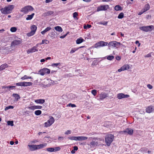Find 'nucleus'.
Instances as JSON below:
<instances>
[{"instance_id": "1", "label": "nucleus", "mask_w": 154, "mask_h": 154, "mask_svg": "<svg viewBox=\"0 0 154 154\" xmlns=\"http://www.w3.org/2000/svg\"><path fill=\"white\" fill-rule=\"evenodd\" d=\"M14 8V6L13 5H10L5 6L2 9V14H10L11 12Z\"/></svg>"}, {"instance_id": "2", "label": "nucleus", "mask_w": 154, "mask_h": 154, "mask_svg": "<svg viewBox=\"0 0 154 154\" xmlns=\"http://www.w3.org/2000/svg\"><path fill=\"white\" fill-rule=\"evenodd\" d=\"M114 139V136L112 134H108L105 137L106 143V145L109 146Z\"/></svg>"}, {"instance_id": "3", "label": "nucleus", "mask_w": 154, "mask_h": 154, "mask_svg": "<svg viewBox=\"0 0 154 154\" xmlns=\"http://www.w3.org/2000/svg\"><path fill=\"white\" fill-rule=\"evenodd\" d=\"M34 9L31 6L28 5L22 8L21 9L20 11L23 12L24 14H26L29 11H33Z\"/></svg>"}, {"instance_id": "4", "label": "nucleus", "mask_w": 154, "mask_h": 154, "mask_svg": "<svg viewBox=\"0 0 154 154\" xmlns=\"http://www.w3.org/2000/svg\"><path fill=\"white\" fill-rule=\"evenodd\" d=\"M88 138L87 137L84 136H71L68 137V139L71 140H74L76 141L85 140H87Z\"/></svg>"}, {"instance_id": "5", "label": "nucleus", "mask_w": 154, "mask_h": 154, "mask_svg": "<svg viewBox=\"0 0 154 154\" xmlns=\"http://www.w3.org/2000/svg\"><path fill=\"white\" fill-rule=\"evenodd\" d=\"M37 29V27L35 25H33L30 27L31 30L30 32L27 33V35L28 37L32 36L34 35Z\"/></svg>"}, {"instance_id": "6", "label": "nucleus", "mask_w": 154, "mask_h": 154, "mask_svg": "<svg viewBox=\"0 0 154 154\" xmlns=\"http://www.w3.org/2000/svg\"><path fill=\"white\" fill-rule=\"evenodd\" d=\"M153 27V26L150 25L147 26H143L140 27V29L145 32H148L151 31Z\"/></svg>"}, {"instance_id": "7", "label": "nucleus", "mask_w": 154, "mask_h": 154, "mask_svg": "<svg viewBox=\"0 0 154 154\" xmlns=\"http://www.w3.org/2000/svg\"><path fill=\"white\" fill-rule=\"evenodd\" d=\"M120 45V42H117L116 41H112L110 42L108 44V46L109 47L115 48L119 46Z\"/></svg>"}, {"instance_id": "8", "label": "nucleus", "mask_w": 154, "mask_h": 154, "mask_svg": "<svg viewBox=\"0 0 154 154\" xmlns=\"http://www.w3.org/2000/svg\"><path fill=\"white\" fill-rule=\"evenodd\" d=\"M54 120L53 117L51 116L50 119L48 120L47 122L45 123V126L47 127L50 126L53 123H54Z\"/></svg>"}, {"instance_id": "9", "label": "nucleus", "mask_w": 154, "mask_h": 154, "mask_svg": "<svg viewBox=\"0 0 154 154\" xmlns=\"http://www.w3.org/2000/svg\"><path fill=\"white\" fill-rule=\"evenodd\" d=\"M109 8L108 5H100L97 8V11L98 12L102 11H106Z\"/></svg>"}, {"instance_id": "10", "label": "nucleus", "mask_w": 154, "mask_h": 154, "mask_svg": "<svg viewBox=\"0 0 154 154\" xmlns=\"http://www.w3.org/2000/svg\"><path fill=\"white\" fill-rule=\"evenodd\" d=\"M39 72L41 75H44L46 74H48L50 73V71L49 69L45 68L40 70Z\"/></svg>"}, {"instance_id": "11", "label": "nucleus", "mask_w": 154, "mask_h": 154, "mask_svg": "<svg viewBox=\"0 0 154 154\" xmlns=\"http://www.w3.org/2000/svg\"><path fill=\"white\" fill-rule=\"evenodd\" d=\"M108 43L103 41H100L96 43L94 47L96 48H97L99 47H103L107 45Z\"/></svg>"}, {"instance_id": "12", "label": "nucleus", "mask_w": 154, "mask_h": 154, "mask_svg": "<svg viewBox=\"0 0 154 154\" xmlns=\"http://www.w3.org/2000/svg\"><path fill=\"white\" fill-rule=\"evenodd\" d=\"M120 132L122 133H124L125 134L127 133L128 134L132 135L133 133V130L132 129L128 128H127L125 130L123 131H121Z\"/></svg>"}, {"instance_id": "13", "label": "nucleus", "mask_w": 154, "mask_h": 154, "mask_svg": "<svg viewBox=\"0 0 154 154\" xmlns=\"http://www.w3.org/2000/svg\"><path fill=\"white\" fill-rule=\"evenodd\" d=\"M130 96L128 94H125L123 93H119L117 95V98L119 99H121L123 98H128Z\"/></svg>"}, {"instance_id": "14", "label": "nucleus", "mask_w": 154, "mask_h": 154, "mask_svg": "<svg viewBox=\"0 0 154 154\" xmlns=\"http://www.w3.org/2000/svg\"><path fill=\"white\" fill-rule=\"evenodd\" d=\"M129 65L128 64H125L122 66L120 69H118V71L120 72L122 71H124L129 69Z\"/></svg>"}, {"instance_id": "15", "label": "nucleus", "mask_w": 154, "mask_h": 154, "mask_svg": "<svg viewBox=\"0 0 154 154\" xmlns=\"http://www.w3.org/2000/svg\"><path fill=\"white\" fill-rule=\"evenodd\" d=\"M37 51V47L35 46L27 50V53L28 54H29L30 53L34 52Z\"/></svg>"}, {"instance_id": "16", "label": "nucleus", "mask_w": 154, "mask_h": 154, "mask_svg": "<svg viewBox=\"0 0 154 154\" xmlns=\"http://www.w3.org/2000/svg\"><path fill=\"white\" fill-rule=\"evenodd\" d=\"M21 43V40H15L11 42V46H15L16 45H18L20 44Z\"/></svg>"}, {"instance_id": "17", "label": "nucleus", "mask_w": 154, "mask_h": 154, "mask_svg": "<svg viewBox=\"0 0 154 154\" xmlns=\"http://www.w3.org/2000/svg\"><path fill=\"white\" fill-rule=\"evenodd\" d=\"M108 96V94L102 92L100 95V99L103 100Z\"/></svg>"}, {"instance_id": "18", "label": "nucleus", "mask_w": 154, "mask_h": 154, "mask_svg": "<svg viewBox=\"0 0 154 154\" xmlns=\"http://www.w3.org/2000/svg\"><path fill=\"white\" fill-rule=\"evenodd\" d=\"M29 147V149L31 151H33L37 149V145H28Z\"/></svg>"}, {"instance_id": "19", "label": "nucleus", "mask_w": 154, "mask_h": 154, "mask_svg": "<svg viewBox=\"0 0 154 154\" xmlns=\"http://www.w3.org/2000/svg\"><path fill=\"white\" fill-rule=\"evenodd\" d=\"M146 112L148 113L151 112L153 110V107L152 106H148L146 109Z\"/></svg>"}, {"instance_id": "20", "label": "nucleus", "mask_w": 154, "mask_h": 154, "mask_svg": "<svg viewBox=\"0 0 154 154\" xmlns=\"http://www.w3.org/2000/svg\"><path fill=\"white\" fill-rule=\"evenodd\" d=\"M47 143H43L40 145H37V149L43 148L46 147L47 146Z\"/></svg>"}, {"instance_id": "21", "label": "nucleus", "mask_w": 154, "mask_h": 154, "mask_svg": "<svg viewBox=\"0 0 154 154\" xmlns=\"http://www.w3.org/2000/svg\"><path fill=\"white\" fill-rule=\"evenodd\" d=\"M35 102L37 103L43 104L45 102L44 99H39L35 100Z\"/></svg>"}, {"instance_id": "22", "label": "nucleus", "mask_w": 154, "mask_h": 154, "mask_svg": "<svg viewBox=\"0 0 154 154\" xmlns=\"http://www.w3.org/2000/svg\"><path fill=\"white\" fill-rule=\"evenodd\" d=\"M8 67V65L5 63L2 65L0 66V71H2Z\"/></svg>"}, {"instance_id": "23", "label": "nucleus", "mask_w": 154, "mask_h": 154, "mask_svg": "<svg viewBox=\"0 0 154 154\" xmlns=\"http://www.w3.org/2000/svg\"><path fill=\"white\" fill-rule=\"evenodd\" d=\"M51 29V28L50 27H47L45 30L41 32V33L42 35H45V33L48 31H49Z\"/></svg>"}, {"instance_id": "24", "label": "nucleus", "mask_w": 154, "mask_h": 154, "mask_svg": "<svg viewBox=\"0 0 154 154\" xmlns=\"http://www.w3.org/2000/svg\"><path fill=\"white\" fill-rule=\"evenodd\" d=\"M84 40L83 38H82L81 37H80L77 39V40H76V43L77 44H79L84 42Z\"/></svg>"}, {"instance_id": "25", "label": "nucleus", "mask_w": 154, "mask_h": 154, "mask_svg": "<svg viewBox=\"0 0 154 154\" xmlns=\"http://www.w3.org/2000/svg\"><path fill=\"white\" fill-rule=\"evenodd\" d=\"M150 7L149 4H146L144 7V8L143 9V12H146L150 8Z\"/></svg>"}, {"instance_id": "26", "label": "nucleus", "mask_w": 154, "mask_h": 154, "mask_svg": "<svg viewBox=\"0 0 154 154\" xmlns=\"http://www.w3.org/2000/svg\"><path fill=\"white\" fill-rule=\"evenodd\" d=\"M34 15L35 14L34 13L32 14L31 15H28L27 16V17L26 18V20H31L32 18Z\"/></svg>"}, {"instance_id": "27", "label": "nucleus", "mask_w": 154, "mask_h": 154, "mask_svg": "<svg viewBox=\"0 0 154 154\" xmlns=\"http://www.w3.org/2000/svg\"><path fill=\"white\" fill-rule=\"evenodd\" d=\"M12 96L15 98V99H16L17 101L20 98L19 95L18 94H13Z\"/></svg>"}, {"instance_id": "28", "label": "nucleus", "mask_w": 154, "mask_h": 154, "mask_svg": "<svg viewBox=\"0 0 154 154\" xmlns=\"http://www.w3.org/2000/svg\"><path fill=\"white\" fill-rule=\"evenodd\" d=\"M54 29L57 31L59 32H61L63 31V29L60 26H57L54 27Z\"/></svg>"}, {"instance_id": "29", "label": "nucleus", "mask_w": 154, "mask_h": 154, "mask_svg": "<svg viewBox=\"0 0 154 154\" xmlns=\"http://www.w3.org/2000/svg\"><path fill=\"white\" fill-rule=\"evenodd\" d=\"M115 9L116 11H122V9L119 5H117L115 6Z\"/></svg>"}, {"instance_id": "30", "label": "nucleus", "mask_w": 154, "mask_h": 154, "mask_svg": "<svg viewBox=\"0 0 154 154\" xmlns=\"http://www.w3.org/2000/svg\"><path fill=\"white\" fill-rule=\"evenodd\" d=\"M32 79L31 76H27L26 75H24L21 78V79L22 80H24L27 79Z\"/></svg>"}, {"instance_id": "31", "label": "nucleus", "mask_w": 154, "mask_h": 154, "mask_svg": "<svg viewBox=\"0 0 154 154\" xmlns=\"http://www.w3.org/2000/svg\"><path fill=\"white\" fill-rule=\"evenodd\" d=\"M24 87L27 86H30L32 85V83L31 82H24Z\"/></svg>"}, {"instance_id": "32", "label": "nucleus", "mask_w": 154, "mask_h": 154, "mask_svg": "<svg viewBox=\"0 0 154 154\" xmlns=\"http://www.w3.org/2000/svg\"><path fill=\"white\" fill-rule=\"evenodd\" d=\"M73 15V17L74 19L76 20L78 19V18L77 17L78 16V14L77 12H75L74 13Z\"/></svg>"}, {"instance_id": "33", "label": "nucleus", "mask_w": 154, "mask_h": 154, "mask_svg": "<svg viewBox=\"0 0 154 154\" xmlns=\"http://www.w3.org/2000/svg\"><path fill=\"white\" fill-rule=\"evenodd\" d=\"M24 82H19L15 84L17 86H20L24 87Z\"/></svg>"}, {"instance_id": "34", "label": "nucleus", "mask_w": 154, "mask_h": 154, "mask_svg": "<svg viewBox=\"0 0 154 154\" xmlns=\"http://www.w3.org/2000/svg\"><path fill=\"white\" fill-rule=\"evenodd\" d=\"M42 113V111L40 110H37L35 112V114L36 116H39Z\"/></svg>"}, {"instance_id": "35", "label": "nucleus", "mask_w": 154, "mask_h": 154, "mask_svg": "<svg viewBox=\"0 0 154 154\" xmlns=\"http://www.w3.org/2000/svg\"><path fill=\"white\" fill-rule=\"evenodd\" d=\"M98 142H95L92 141L90 143L91 145L92 146H97L98 145Z\"/></svg>"}, {"instance_id": "36", "label": "nucleus", "mask_w": 154, "mask_h": 154, "mask_svg": "<svg viewBox=\"0 0 154 154\" xmlns=\"http://www.w3.org/2000/svg\"><path fill=\"white\" fill-rule=\"evenodd\" d=\"M78 50V48H72L71 50L70 53V54H72L74 53L76 51H77Z\"/></svg>"}, {"instance_id": "37", "label": "nucleus", "mask_w": 154, "mask_h": 154, "mask_svg": "<svg viewBox=\"0 0 154 154\" xmlns=\"http://www.w3.org/2000/svg\"><path fill=\"white\" fill-rule=\"evenodd\" d=\"M123 17H124V14L123 12H121V13H120L119 14V15L118 17V18L119 19H122Z\"/></svg>"}, {"instance_id": "38", "label": "nucleus", "mask_w": 154, "mask_h": 154, "mask_svg": "<svg viewBox=\"0 0 154 154\" xmlns=\"http://www.w3.org/2000/svg\"><path fill=\"white\" fill-rule=\"evenodd\" d=\"M114 58V57L113 55H109L107 57V59L109 60H113Z\"/></svg>"}, {"instance_id": "39", "label": "nucleus", "mask_w": 154, "mask_h": 154, "mask_svg": "<svg viewBox=\"0 0 154 154\" xmlns=\"http://www.w3.org/2000/svg\"><path fill=\"white\" fill-rule=\"evenodd\" d=\"M47 151L49 152H53L54 151V148H48L46 149V150Z\"/></svg>"}, {"instance_id": "40", "label": "nucleus", "mask_w": 154, "mask_h": 154, "mask_svg": "<svg viewBox=\"0 0 154 154\" xmlns=\"http://www.w3.org/2000/svg\"><path fill=\"white\" fill-rule=\"evenodd\" d=\"M67 106L68 107H75L76 106V105L75 104H72L71 103L68 104L67 105Z\"/></svg>"}, {"instance_id": "41", "label": "nucleus", "mask_w": 154, "mask_h": 154, "mask_svg": "<svg viewBox=\"0 0 154 154\" xmlns=\"http://www.w3.org/2000/svg\"><path fill=\"white\" fill-rule=\"evenodd\" d=\"M17 30V29L16 27H12L10 29V31L12 32H15Z\"/></svg>"}, {"instance_id": "42", "label": "nucleus", "mask_w": 154, "mask_h": 154, "mask_svg": "<svg viewBox=\"0 0 154 154\" xmlns=\"http://www.w3.org/2000/svg\"><path fill=\"white\" fill-rule=\"evenodd\" d=\"M55 32H51L50 34L49 35L50 37L52 38L53 39L55 37L54 36L55 35Z\"/></svg>"}, {"instance_id": "43", "label": "nucleus", "mask_w": 154, "mask_h": 154, "mask_svg": "<svg viewBox=\"0 0 154 154\" xmlns=\"http://www.w3.org/2000/svg\"><path fill=\"white\" fill-rule=\"evenodd\" d=\"M92 94L94 96H95L97 94V91L95 90H93L91 91Z\"/></svg>"}, {"instance_id": "44", "label": "nucleus", "mask_w": 154, "mask_h": 154, "mask_svg": "<svg viewBox=\"0 0 154 154\" xmlns=\"http://www.w3.org/2000/svg\"><path fill=\"white\" fill-rule=\"evenodd\" d=\"M14 108V107L12 106H10L7 107H6L5 108V110H7L9 109H13Z\"/></svg>"}, {"instance_id": "45", "label": "nucleus", "mask_w": 154, "mask_h": 154, "mask_svg": "<svg viewBox=\"0 0 154 154\" xmlns=\"http://www.w3.org/2000/svg\"><path fill=\"white\" fill-rule=\"evenodd\" d=\"M8 125H9L13 126L14 125L13 121H8L7 122Z\"/></svg>"}, {"instance_id": "46", "label": "nucleus", "mask_w": 154, "mask_h": 154, "mask_svg": "<svg viewBox=\"0 0 154 154\" xmlns=\"http://www.w3.org/2000/svg\"><path fill=\"white\" fill-rule=\"evenodd\" d=\"M91 26V25L90 24H87V26L86 25H84V28L85 29H87V28H90Z\"/></svg>"}, {"instance_id": "47", "label": "nucleus", "mask_w": 154, "mask_h": 154, "mask_svg": "<svg viewBox=\"0 0 154 154\" xmlns=\"http://www.w3.org/2000/svg\"><path fill=\"white\" fill-rule=\"evenodd\" d=\"M28 108L30 109L34 110L36 109V106H31L28 107Z\"/></svg>"}, {"instance_id": "48", "label": "nucleus", "mask_w": 154, "mask_h": 154, "mask_svg": "<svg viewBox=\"0 0 154 154\" xmlns=\"http://www.w3.org/2000/svg\"><path fill=\"white\" fill-rule=\"evenodd\" d=\"M71 131L70 130H67L65 133V134L66 135H68L71 134Z\"/></svg>"}, {"instance_id": "49", "label": "nucleus", "mask_w": 154, "mask_h": 154, "mask_svg": "<svg viewBox=\"0 0 154 154\" xmlns=\"http://www.w3.org/2000/svg\"><path fill=\"white\" fill-rule=\"evenodd\" d=\"M60 148L59 147H55V148H54V152H56L57 151H59L60 150Z\"/></svg>"}, {"instance_id": "50", "label": "nucleus", "mask_w": 154, "mask_h": 154, "mask_svg": "<svg viewBox=\"0 0 154 154\" xmlns=\"http://www.w3.org/2000/svg\"><path fill=\"white\" fill-rule=\"evenodd\" d=\"M47 12L49 16L53 14L54 13V11H49Z\"/></svg>"}, {"instance_id": "51", "label": "nucleus", "mask_w": 154, "mask_h": 154, "mask_svg": "<svg viewBox=\"0 0 154 154\" xmlns=\"http://www.w3.org/2000/svg\"><path fill=\"white\" fill-rule=\"evenodd\" d=\"M108 22H100L99 23L100 24L103 25H106L107 24Z\"/></svg>"}, {"instance_id": "52", "label": "nucleus", "mask_w": 154, "mask_h": 154, "mask_svg": "<svg viewBox=\"0 0 154 154\" xmlns=\"http://www.w3.org/2000/svg\"><path fill=\"white\" fill-rule=\"evenodd\" d=\"M60 63H54L52 64L51 66H57L58 65H60Z\"/></svg>"}, {"instance_id": "53", "label": "nucleus", "mask_w": 154, "mask_h": 154, "mask_svg": "<svg viewBox=\"0 0 154 154\" xmlns=\"http://www.w3.org/2000/svg\"><path fill=\"white\" fill-rule=\"evenodd\" d=\"M147 87L149 89H152V85H151L150 84H148L147 85Z\"/></svg>"}, {"instance_id": "54", "label": "nucleus", "mask_w": 154, "mask_h": 154, "mask_svg": "<svg viewBox=\"0 0 154 154\" xmlns=\"http://www.w3.org/2000/svg\"><path fill=\"white\" fill-rule=\"evenodd\" d=\"M36 109H41L42 108V106H35Z\"/></svg>"}, {"instance_id": "55", "label": "nucleus", "mask_w": 154, "mask_h": 154, "mask_svg": "<svg viewBox=\"0 0 154 154\" xmlns=\"http://www.w3.org/2000/svg\"><path fill=\"white\" fill-rule=\"evenodd\" d=\"M42 16H43L45 17H46L47 16H48L49 15H48L47 12H45V13H44L43 14Z\"/></svg>"}, {"instance_id": "56", "label": "nucleus", "mask_w": 154, "mask_h": 154, "mask_svg": "<svg viewBox=\"0 0 154 154\" xmlns=\"http://www.w3.org/2000/svg\"><path fill=\"white\" fill-rule=\"evenodd\" d=\"M45 44H48L49 43V41L48 40H47L45 39Z\"/></svg>"}, {"instance_id": "57", "label": "nucleus", "mask_w": 154, "mask_h": 154, "mask_svg": "<svg viewBox=\"0 0 154 154\" xmlns=\"http://www.w3.org/2000/svg\"><path fill=\"white\" fill-rule=\"evenodd\" d=\"M116 59L118 60H119L121 59V57L119 56H117Z\"/></svg>"}, {"instance_id": "58", "label": "nucleus", "mask_w": 154, "mask_h": 154, "mask_svg": "<svg viewBox=\"0 0 154 154\" xmlns=\"http://www.w3.org/2000/svg\"><path fill=\"white\" fill-rule=\"evenodd\" d=\"M74 150L75 151H77L78 149V147L77 146H75L73 147Z\"/></svg>"}, {"instance_id": "59", "label": "nucleus", "mask_w": 154, "mask_h": 154, "mask_svg": "<svg viewBox=\"0 0 154 154\" xmlns=\"http://www.w3.org/2000/svg\"><path fill=\"white\" fill-rule=\"evenodd\" d=\"M58 139L59 140H63V137H58Z\"/></svg>"}, {"instance_id": "60", "label": "nucleus", "mask_w": 154, "mask_h": 154, "mask_svg": "<svg viewBox=\"0 0 154 154\" xmlns=\"http://www.w3.org/2000/svg\"><path fill=\"white\" fill-rule=\"evenodd\" d=\"M38 140H32L31 142L32 143H37V142H38Z\"/></svg>"}, {"instance_id": "61", "label": "nucleus", "mask_w": 154, "mask_h": 154, "mask_svg": "<svg viewBox=\"0 0 154 154\" xmlns=\"http://www.w3.org/2000/svg\"><path fill=\"white\" fill-rule=\"evenodd\" d=\"M53 0H46L45 2L46 3H48L50 2H52Z\"/></svg>"}, {"instance_id": "62", "label": "nucleus", "mask_w": 154, "mask_h": 154, "mask_svg": "<svg viewBox=\"0 0 154 154\" xmlns=\"http://www.w3.org/2000/svg\"><path fill=\"white\" fill-rule=\"evenodd\" d=\"M151 56V54H148L146 55V56H145V57H150Z\"/></svg>"}, {"instance_id": "63", "label": "nucleus", "mask_w": 154, "mask_h": 154, "mask_svg": "<svg viewBox=\"0 0 154 154\" xmlns=\"http://www.w3.org/2000/svg\"><path fill=\"white\" fill-rule=\"evenodd\" d=\"M45 44V40H42V42L40 43V45H42V44Z\"/></svg>"}, {"instance_id": "64", "label": "nucleus", "mask_w": 154, "mask_h": 154, "mask_svg": "<svg viewBox=\"0 0 154 154\" xmlns=\"http://www.w3.org/2000/svg\"><path fill=\"white\" fill-rule=\"evenodd\" d=\"M144 12H143V11H142L141 12H139V13L138 14L139 15H141V14H142Z\"/></svg>"}]
</instances>
